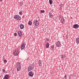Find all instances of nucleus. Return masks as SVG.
I'll return each instance as SVG.
<instances>
[{"instance_id": "1", "label": "nucleus", "mask_w": 79, "mask_h": 79, "mask_svg": "<svg viewBox=\"0 0 79 79\" xmlns=\"http://www.w3.org/2000/svg\"><path fill=\"white\" fill-rule=\"evenodd\" d=\"M34 65H31L30 66H29L28 68V71H30L32 69H34Z\"/></svg>"}, {"instance_id": "2", "label": "nucleus", "mask_w": 79, "mask_h": 79, "mask_svg": "<svg viewBox=\"0 0 79 79\" xmlns=\"http://www.w3.org/2000/svg\"><path fill=\"white\" fill-rule=\"evenodd\" d=\"M14 18L15 19H18V20H21V17H20L19 15H15Z\"/></svg>"}, {"instance_id": "3", "label": "nucleus", "mask_w": 79, "mask_h": 79, "mask_svg": "<svg viewBox=\"0 0 79 79\" xmlns=\"http://www.w3.org/2000/svg\"><path fill=\"white\" fill-rule=\"evenodd\" d=\"M33 24L35 26H37L39 25V22L37 20H35L34 21Z\"/></svg>"}, {"instance_id": "4", "label": "nucleus", "mask_w": 79, "mask_h": 79, "mask_svg": "<svg viewBox=\"0 0 79 79\" xmlns=\"http://www.w3.org/2000/svg\"><path fill=\"white\" fill-rule=\"evenodd\" d=\"M28 75L29 76H30V77H33V75H34V72L32 71H30L29 72Z\"/></svg>"}, {"instance_id": "5", "label": "nucleus", "mask_w": 79, "mask_h": 79, "mask_svg": "<svg viewBox=\"0 0 79 79\" xmlns=\"http://www.w3.org/2000/svg\"><path fill=\"white\" fill-rule=\"evenodd\" d=\"M74 29H78L79 28V25L77 24H75L73 26Z\"/></svg>"}, {"instance_id": "6", "label": "nucleus", "mask_w": 79, "mask_h": 79, "mask_svg": "<svg viewBox=\"0 0 79 79\" xmlns=\"http://www.w3.org/2000/svg\"><path fill=\"white\" fill-rule=\"evenodd\" d=\"M25 44H24V43H23L21 46L20 48L21 50H23L25 48Z\"/></svg>"}, {"instance_id": "7", "label": "nucleus", "mask_w": 79, "mask_h": 79, "mask_svg": "<svg viewBox=\"0 0 79 79\" xmlns=\"http://www.w3.org/2000/svg\"><path fill=\"white\" fill-rule=\"evenodd\" d=\"M56 45L57 47H61V43H60V42L58 41V42H57L56 43Z\"/></svg>"}, {"instance_id": "8", "label": "nucleus", "mask_w": 79, "mask_h": 79, "mask_svg": "<svg viewBox=\"0 0 79 79\" xmlns=\"http://www.w3.org/2000/svg\"><path fill=\"white\" fill-rule=\"evenodd\" d=\"M13 54L15 56H17L18 55V52L17 51H15L14 52Z\"/></svg>"}, {"instance_id": "9", "label": "nucleus", "mask_w": 79, "mask_h": 79, "mask_svg": "<svg viewBox=\"0 0 79 79\" xmlns=\"http://www.w3.org/2000/svg\"><path fill=\"white\" fill-rule=\"evenodd\" d=\"M20 27L21 29H24V25L22 24H21L20 25Z\"/></svg>"}, {"instance_id": "10", "label": "nucleus", "mask_w": 79, "mask_h": 79, "mask_svg": "<svg viewBox=\"0 0 79 79\" xmlns=\"http://www.w3.org/2000/svg\"><path fill=\"white\" fill-rule=\"evenodd\" d=\"M18 34L19 36H21L22 35V32H21V31H19L18 32Z\"/></svg>"}, {"instance_id": "11", "label": "nucleus", "mask_w": 79, "mask_h": 79, "mask_svg": "<svg viewBox=\"0 0 79 79\" xmlns=\"http://www.w3.org/2000/svg\"><path fill=\"white\" fill-rule=\"evenodd\" d=\"M49 18H53V14L51 12H49Z\"/></svg>"}, {"instance_id": "12", "label": "nucleus", "mask_w": 79, "mask_h": 79, "mask_svg": "<svg viewBox=\"0 0 79 79\" xmlns=\"http://www.w3.org/2000/svg\"><path fill=\"white\" fill-rule=\"evenodd\" d=\"M38 64L41 67L42 66V61L40 60L38 61Z\"/></svg>"}, {"instance_id": "13", "label": "nucleus", "mask_w": 79, "mask_h": 79, "mask_svg": "<svg viewBox=\"0 0 79 79\" xmlns=\"http://www.w3.org/2000/svg\"><path fill=\"white\" fill-rule=\"evenodd\" d=\"M76 43L77 44H79V38L78 37H77L76 39Z\"/></svg>"}, {"instance_id": "14", "label": "nucleus", "mask_w": 79, "mask_h": 79, "mask_svg": "<svg viewBox=\"0 0 79 79\" xmlns=\"http://www.w3.org/2000/svg\"><path fill=\"white\" fill-rule=\"evenodd\" d=\"M46 47L47 48H49V43H47L46 45Z\"/></svg>"}, {"instance_id": "15", "label": "nucleus", "mask_w": 79, "mask_h": 79, "mask_svg": "<svg viewBox=\"0 0 79 79\" xmlns=\"http://www.w3.org/2000/svg\"><path fill=\"white\" fill-rule=\"evenodd\" d=\"M49 2L50 5H52L53 3V0H49Z\"/></svg>"}, {"instance_id": "16", "label": "nucleus", "mask_w": 79, "mask_h": 79, "mask_svg": "<svg viewBox=\"0 0 79 79\" xmlns=\"http://www.w3.org/2000/svg\"><path fill=\"white\" fill-rule=\"evenodd\" d=\"M54 45H52L51 46V50H54Z\"/></svg>"}, {"instance_id": "17", "label": "nucleus", "mask_w": 79, "mask_h": 79, "mask_svg": "<svg viewBox=\"0 0 79 79\" xmlns=\"http://www.w3.org/2000/svg\"><path fill=\"white\" fill-rule=\"evenodd\" d=\"M61 58H66V57H65V56L64 55H63L62 56Z\"/></svg>"}, {"instance_id": "18", "label": "nucleus", "mask_w": 79, "mask_h": 79, "mask_svg": "<svg viewBox=\"0 0 79 79\" xmlns=\"http://www.w3.org/2000/svg\"><path fill=\"white\" fill-rule=\"evenodd\" d=\"M28 24L31 26V25H32V22L30 21L28 22Z\"/></svg>"}, {"instance_id": "19", "label": "nucleus", "mask_w": 79, "mask_h": 79, "mask_svg": "<svg viewBox=\"0 0 79 79\" xmlns=\"http://www.w3.org/2000/svg\"><path fill=\"white\" fill-rule=\"evenodd\" d=\"M16 67L17 68H21V65H16Z\"/></svg>"}, {"instance_id": "20", "label": "nucleus", "mask_w": 79, "mask_h": 79, "mask_svg": "<svg viewBox=\"0 0 79 79\" xmlns=\"http://www.w3.org/2000/svg\"><path fill=\"white\" fill-rule=\"evenodd\" d=\"M21 70V68H17V71H19Z\"/></svg>"}, {"instance_id": "21", "label": "nucleus", "mask_w": 79, "mask_h": 79, "mask_svg": "<svg viewBox=\"0 0 79 79\" xmlns=\"http://www.w3.org/2000/svg\"><path fill=\"white\" fill-rule=\"evenodd\" d=\"M41 13H45V11L44 10H41Z\"/></svg>"}, {"instance_id": "22", "label": "nucleus", "mask_w": 79, "mask_h": 79, "mask_svg": "<svg viewBox=\"0 0 79 79\" xmlns=\"http://www.w3.org/2000/svg\"><path fill=\"white\" fill-rule=\"evenodd\" d=\"M19 65H21L20 63H19V62H17V66Z\"/></svg>"}, {"instance_id": "23", "label": "nucleus", "mask_w": 79, "mask_h": 79, "mask_svg": "<svg viewBox=\"0 0 79 79\" xmlns=\"http://www.w3.org/2000/svg\"><path fill=\"white\" fill-rule=\"evenodd\" d=\"M61 20L62 21L64 22V19L63 18H62L61 19Z\"/></svg>"}, {"instance_id": "24", "label": "nucleus", "mask_w": 79, "mask_h": 79, "mask_svg": "<svg viewBox=\"0 0 79 79\" xmlns=\"http://www.w3.org/2000/svg\"><path fill=\"white\" fill-rule=\"evenodd\" d=\"M2 72H3V73H6V71H5L4 69H3L2 70Z\"/></svg>"}, {"instance_id": "25", "label": "nucleus", "mask_w": 79, "mask_h": 79, "mask_svg": "<svg viewBox=\"0 0 79 79\" xmlns=\"http://www.w3.org/2000/svg\"><path fill=\"white\" fill-rule=\"evenodd\" d=\"M7 62V61H6V60H4V63H6Z\"/></svg>"}, {"instance_id": "26", "label": "nucleus", "mask_w": 79, "mask_h": 79, "mask_svg": "<svg viewBox=\"0 0 79 79\" xmlns=\"http://www.w3.org/2000/svg\"><path fill=\"white\" fill-rule=\"evenodd\" d=\"M19 15H22V12H21V11H20L19 13Z\"/></svg>"}, {"instance_id": "27", "label": "nucleus", "mask_w": 79, "mask_h": 79, "mask_svg": "<svg viewBox=\"0 0 79 79\" xmlns=\"http://www.w3.org/2000/svg\"><path fill=\"white\" fill-rule=\"evenodd\" d=\"M60 6H63V4H62V3H61L60 4Z\"/></svg>"}, {"instance_id": "28", "label": "nucleus", "mask_w": 79, "mask_h": 79, "mask_svg": "<svg viewBox=\"0 0 79 79\" xmlns=\"http://www.w3.org/2000/svg\"><path fill=\"white\" fill-rule=\"evenodd\" d=\"M61 23L62 24H63V23H64V22H63V21L61 20Z\"/></svg>"}, {"instance_id": "29", "label": "nucleus", "mask_w": 79, "mask_h": 79, "mask_svg": "<svg viewBox=\"0 0 79 79\" xmlns=\"http://www.w3.org/2000/svg\"><path fill=\"white\" fill-rule=\"evenodd\" d=\"M14 35L15 36H17V33H14Z\"/></svg>"}, {"instance_id": "30", "label": "nucleus", "mask_w": 79, "mask_h": 79, "mask_svg": "<svg viewBox=\"0 0 79 79\" xmlns=\"http://www.w3.org/2000/svg\"><path fill=\"white\" fill-rule=\"evenodd\" d=\"M46 40H47V41H49V39L47 38V39Z\"/></svg>"}, {"instance_id": "31", "label": "nucleus", "mask_w": 79, "mask_h": 79, "mask_svg": "<svg viewBox=\"0 0 79 79\" xmlns=\"http://www.w3.org/2000/svg\"><path fill=\"white\" fill-rule=\"evenodd\" d=\"M60 19H61V17H60V16H59V20H60Z\"/></svg>"}, {"instance_id": "32", "label": "nucleus", "mask_w": 79, "mask_h": 79, "mask_svg": "<svg viewBox=\"0 0 79 79\" xmlns=\"http://www.w3.org/2000/svg\"><path fill=\"white\" fill-rule=\"evenodd\" d=\"M64 79H66V76L65 75L64 77Z\"/></svg>"}, {"instance_id": "33", "label": "nucleus", "mask_w": 79, "mask_h": 79, "mask_svg": "<svg viewBox=\"0 0 79 79\" xmlns=\"http://www.w3.org/2000/svg\"><path fill=\"white\" fill-rule=\"evenodd\" d=\"M0 2H2V0H0Z\"/></svg>"}, {"instance_id": "34", "label": "nucleus", "mask_w": 79, "mask_h": 79, "mask_svg": "<svg viewBox=\"0 0 79 79\" xmlns=\"http://www.w3.org/2000/svg\"><path fill=\"white\" fill-rule=\"evenodd\" d=\"M21 5H22L23 4L22 3L20 4Z\"/></svg>"}, {"instance_id": "35", "label": "nucleus", "mask_w": 79, "mask_h": 79, "mask_svg": "<svg viewBox=\"0 0 79 79\" xmlns=\"http://www.w3.org/2000/svg\"><path fill=\"white\" fill-rule=\"evenodd\" d=\"M0 71H1V70H0Z\"/></svg>"}]
</instances>
